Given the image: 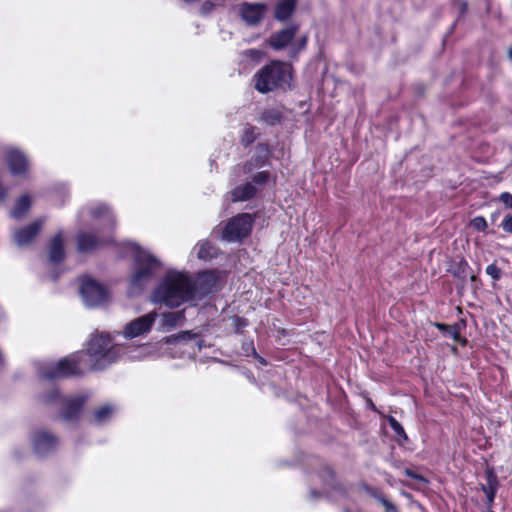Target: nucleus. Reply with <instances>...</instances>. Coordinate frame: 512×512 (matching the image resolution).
Masks as SVG:
<instances>
[{
	"label": "nucleus",
	"instance_id": "obj_49",
	"mask_svg": "<svg viewBox=\"0 0 512 512\" xmlns=\"http://www.w3.org/2000/svg\"><path fill=\"white\" fill-rule=\"evenodd\" d=\"M253 358L256 359L261 365L266 366L267 361L264 357L260 356L258 353L257 355H253Z\"/></svg>",
	"mask_w": 512,
	"mask_h": 512
},
{
	"label": "nucleus",
	"instance_id": "obj_19",
	"mask_svg": "<svg viewBox=\"0 0 512 512\" xmlns=\"http://www.w3.org/2000/svg\"><path fill=\"white\" fill-rule=\"evenodd\" d=\"M486 485H482L481 489L485 493L487 498V506L491 508L494 504L496 493L499 487L498 477L492 467H489L485 471Z\"/></svg>",
	"mask_w": 512,
	"mask_h": 512
},
{
	"label": "nucleus",
	"instance_id": "obj_2",
	"mask_svg": "<svg viewBox=\"0 0 512 512\" xmlns=\"http://www.w3.org/2000/svg\"><path fill=\"white\" fill-rule=\"evenodd\" d=\"M292 79V65L280 60L270 61L253 76L254 88L262 94L276 90L286 91L291 88Z\"/></svg>",
	"mask_w": 512,
	"mask_h": 512
},
{
	"label": "nucleus",
	"instance_id": "obj_14",
	"mask_svg": "<svg viewBox=\"0 0 512 512\" xmlns=\"http://www.w3.org/2000/svg\"><path fill=\"white\" fill-rule=\"evenodd\" d=\"M58 444V438L46 430H37L32 436L33 450L39 456H46L55 451Z\"/></svg>",
	"mask_w": 512,
	"mask_h": 512
},
{
	"label": "nucleus",
	"instance_id": "obj_8",
	"mask_svg": "<svg viewBox=\"0 0 512 512\" xmlns=\"http://www.w3.org/2000/svg\"><path fill=\"white\" fill-rule=\"evenodd\" d=\"M218 270H205L199 272L196 279L192 280L193 300L199 297H205L220 290Z\"/></svg>",
	"mask_w": 512,
	"mask_h": 512
},
{
	"label": "nucleus",
	"instance_id": "obj_27",
	"mask_svg": "<svg viewBox=\"0 0 512 512\" xmlns=\"http://www.w3.org/2000/svg\"><path fill=\"white\" fill-rule=\"evenodd\" d=\"M387 421L389 423V426L396 435V441L401 445L407 443L409 441V438L403 426L397 421V419L394 418L393 416H388Z\"/></svg>",
	"mask_w": 512,
	"mask_h": 512
},
{
	"label": "nucleus",
	"instance_id": "obj_28",
	"mask_svg": "<svg viewBox=\"0 0 512 512\" xmlns=\"http://www.w3.org/2000/svg\"><path fill=\"white\" fill-rule=\"evenodd\" d=\"M309 37L307 34H303L299 37H295L292 41L291 47L289 49V55L292 58L297 57L302 51L307 48Z\"/></svg>",
	"mask_w": 512,
	"mask_h": 512
},
{
	"label": "nucleus",
	"instance_id": "obj_26",
	"mask_svg": "<svg viewBox=\"0 0 512 512\" xmlns=\"http://www.w3.org/2000/svg\"><path fill=\"white\" fill-rule=\"evenodd\" d=\"M30 208L31 198L29 195L24 194L16 200L14 207L10 211V216L14 219H21L30 210Z\"/></svg>",
	"mask_w": 512,
	"mask_h": 512
},
{
	"label": "nucleus",
	"instance_id": "obj_15",
	"mask_svg": "<svg viewBox=\"0 0 512 512\" xmlns=\"http://www.w3.org/2000/svg\"><path fill=\"white\" fill-rule=\"evenodd\" d=\"M267 6L264 3L243 2L240 5V16L248 25H257L264 18Z\"/></svg>",
	"mask_w": 512,
	"mask_h": 512
},
{
	"label": "nucleus",
	"instance_id": "obj_10",
	"mask_svg": "<svg viewBox=\"0 0 512 512\" xmlns=\"http://www.w3.org/2000/svg\"><path fill=\"white\" fill-rule=\"evenodd\" d=\"M299 29L300 24L292 22L284 28L273 32L267 39L268 46L275 51H281L287 47L290 48Z\"/></svg>",
	"mask_w": 512,
	"mask_h": 512
},
{
	"label": "nucleus",
	"instance_id": "obj_44",
	"mask_svg": "<svg viewBox=\"0 0 512 512\" xmlns=\"http://www.w3.org/2000/svg\"><path fill=\"white\" fill-rule=\"evenodd\" d=\"M213 9H214V3L210 0H206L201 4L200 12L202 15H207Z\"/></svg>",
	"mask_w": 512,
	"mask_h": 512
},
{
	"label": "nucleus",
	"instance_id": "obj_3",
	"mask_svg": "<svg viewBox=\"0 0 512 512\" xmlns=\"http://www.w3.org/2000/svg\"><path fill=\"white\" fill-rule=\"evenodd\" d=\"M87 370L86 353L76 351L60 358L57 362L44 364L39 368V377L46 381H56L83 377Z\"/></svg>",
	"mask_w": 512,
	"mask_h": 512
},
{
	"label": "nucleus",
	"instance_id": "obj_18",
	"mask_svg": "<svg viewBox=\"0 0 512 512\" xmlns=\"http://www.w3.org/2000/svg\"><path fill=\"white\" fill-rule=\"evenodd\" d=\"M49 261L59 264L65 259L64 239L62 231L56 233L50 240L48 246Z\"/></svg>",
	"mask_w": 512,
	"mask_h": 512
},
{
	"label": "nucleus",
	"instance_id": "obj_47",
	"mask_svg": "<svg viewBox=\"0 0 512 512\" xmlns=\"http://www.w3.org/2000/svg\"><path fill=\"white\" fill-rule=\"evenodd\" d=\"M458 327V334L461 335V331L466 328L467 321L461 318L458 322L454 323Z\"/></svg>",
	"mask_w": 512,
	"mask_h": 512
},
{
	"label": "nucleus",
	"instance_id": "obj_42",
	"mask_svg": "<svg viewBox=\"0 0 512 512\" xmlns=\"http://www.w3.org/2000/svg\"><path fill=\"white\" fill-rule=\"evenodd\" d=\"M195 337V334H193L191 331H182L178 333L177 335L173 336V339L176 342L179 341H189Z\"/></svg>",
	"mask_w": 512,
	"mask_h": 512
},
{
	"label": "nucleus",
	"instance_id": "obj_13",
	"mask_svg": "<svg viewBox=\"0 0 512 512\" xmlns=\"http://www.w3.org/2000/svg\"><path fill=\"white\" fill-rule=\"evenodd\" d=\"M156 316V312H150L130 321L124 327V336L128 339H133L150 332Z\"/></svg>",
	"mask_w": 512,
	"mask_h": 512
},
{
	"label": "nucleus",
	"instance_id": "obj_11",
	"mask_svg": "<svg viewBox=\"0 0 512 512\" xmlns=\"http://www.w3.org/2000/svg\"><path fill=\"white\" fill-rule=\"evenodd\" d=\"M86 401L87 397L84 395L64 398L60 410L61 418L67 422L79 421Z\"/></svg>",
	"mask_w": 512,
	"mask_h": 512
},
{
	"label": "nucleus",
	"instance_id": "obj_30",
	"mask_svg": "<svg viewBox=\"0 0 512 512\" xmlns=\"http://www.w3.org/2000/svg\"><path fill=\"white\" fill-rule=\"evenodd\" d=\"M282 118V113L276 109H266L260 116V120L270 126L281 123Z\"/></svg>",
	"mask_w": 512,
	"mask_h": 512
},
{
	"label": "nucleus",
	"instance_id": "obj_35",
	"mask_svg": "<svg viewBox=\"0 0 512 512\" xmlns=\"http://www.w3.org/2000/svg\"><path fill=\"white\" fill-rule=\"evenodd\" d=\"M234 332L236 334H243L244 329L249 325V322L246 318L235 315L232 317Z\"/></svg>",
	"mask_w": 512,
	"mask_h": 512
},
{
	"label": "nucleus",
	"instance_id": "obj_29",
	"mask_svg": "<svg viewBox=\"0 0 512 512\" xmlns=\"http://www.w3.org/2000/svg\"><path fill=\"white\" fill-rule=\"evenodd\" d=\"M367 491L374 499H376L385 508V512H399L397 507L376 489L367 487Z\"/></svg>",
	"mask_w": 512,
	"mask_h": 512
},
{
	"label": "nucleus",
	"instance_id": "obj_40",
	"mask_svg": "<svg viewBox=\"0 0 512 512\" xmlns=\"http://www.w3.org/2000/svg\"><path fill=\"white\" fill-rule=\"evenodd\" d=\"M270 179L269 171H259L252 177V182L257 185H264Z\"/></svg>",
	"mask_w": 512,
	"mask_h": 512
},
{
	"label": "nucleus",
	"instance_id": "obj_52",
	"mask_svg": "<svg viewBox=\"0 0 512 512\" xmlns=\"http://www.w3.org/2000/svg\"><path fill=\"white\" fill-rule=\"evenodd\" d=\"M114 227H115V222H114V220H110V227H109V230H110V231H113Z\"/></svg>",
	"mask_w": 512,
	"mask_h": 512
},
{
	"label": "nucleus",
	"instance_id": "obj_39",
	"mask_svg": "<svg viewBox=\"0 0 512 512\" xmlns=\"http://www.w3.org/2000/svg\"><path fill=\"white\" fill-rule=\"evenodd\" d=\"M486 273L494 280L498 281L502 277V270L496 265V263L489 264L486 267Z\"/></svg>",
	"mask_w": 512,
	"mask_h": 512
},
{
	"label": "nucleus",
	"instance_id": "obj_5",
	"mask_svg": "<svg viewBox=\"0 0 512 512\" xmlns=\"http://www.w3.org/2000/svg\"><path fill=\"white\" fill-rule=\"evenodd\" d=\"M86 365L89 370H102L119 357V348L111 345L109 335H96L88 342L86 350Z\"/></svg>",
	"mask_w": 512,
	"mask_h": 512
},
{
	"label": "nucleus",
	"instance_id": "obj_34",
	"mask_svg": "<svg viewBox=\"0 0 512 512\" xmlns=\"http://www.w3.org/2000/svg\"><path fill=\"white\" fill-rule=\"evenodd\" d=\"M470 269V266L468 264V262L462 258L456 265H455V268L453 271L454 272V275L458 278H466L467 276V271Z\"/></svg>",
	"mask_w": 512,
	"mask_h": 512
},
{
	"label": "nucleus",
	"instance_id": "obj_20",
	"mask_svg": "<svg viewBox=\"0 0 512 512\" xmlns=\"http://www.w3.org/2000/svg\"><path fill=\"white\" fill-rule=\"evenodd\" d=\"M297 0H279L274 9V18L279 22H286L294 14Z\"/></svg>",
	"mask_w": 512,
	"mask_h": 512
},
{
	"label": "nucleus",
	"instance_id": "obj_16",
	"mask_svg": "<svg viewBox=\"0 0 512 512\" xmlns=\"http://www.w3.org/2000/svg\"><path fill=\"white\" fill-rule=\"evenodd\" d=\"M272 155V150L267 142H260L255 147V154L244 164V171L251 172L254 168L264 167Z\"/></svg>",
	"mask_w": 512,
	"mask_h": 512
},
{
	"label": "nucleus",
	"instance_id": "obj_12",
	"mask_svg": "<svg viewBox=\"0 0 512 512\" xmlns=\"http://www.w3.org/2000/svg\"><path fill=\"white\" fill-rule=\"evenodd\" d=\"M44 220L37 219L28 225L16 228L13 231V240L19 247L31 245L41 232Z\"/></svg>",
	"mask_w": 512,
	"mask_h": 512
},
{
	"label": "nucleus",
	"instance_id": "obj_51",
	"mask_svg": "<svg viewBox=\"0 0 512 512\" xmlns=\"http://www.w3.org/2000/svg\"><path fill=\"white\" fill-rule=\"evenodd\" d=\"M507 54H508L509 59L512 61V47L508 48Z\"/></svg>",
	"mask_w": 512,
	"mask_h": 512
},
{
	"label": "nucleus",
	"instance_id": "obj_50",
	"mask_svg": "<svg viewBox=\"0 0 512 512\" xmlns=\"http://www.w3.org/2000/svg\"><path fill=\"white\" fill-rule=\"evenodd\" d=\"M367 406H368L372 411H374V412H378V409H377L376 405L373 403V401H372L370 398H368V399H367Z\"/></svg>",
	"mask_w": 512,
	"mask_h": 512
},
{
	"label": "nucleus",
	"instance_id": "obj_46",
	"mask_svg": "<svg viewBox=\"0 0 512 512\" xmlns=\"http://www.w3.org/2000/svg\"><path fill=\"white\" fill-rule=\"evenodd\" d=\"M405 475L410 477V478H412V479H415V480H420V481H424L425 480V478L422 475L416 473L415 471H413L411 469H406L405 470Z\"/></svg>",
	"mask_w": 512,
	"mask_h": 512
},
{
	"label": "nucleus",
	"instance_id": "obj_36",
	"mask_svg": "<svg viewBox=\"0 0 512 512\" xmlns=\"http://www.w3.org/2000/svg\"><path fill=\"white\" fill-rule=\"evenodd\" d=\"M453 4L457 5L458 7V16L452 28H454L457 22L467 13L469 7L468 2L466 0H453Z\"/></svg>",
	"mask_w": 512,
	"mask_h": 512
},
{
	"label": "nucleus",
	"instance_id": "obj_6",
	"mask_svg": "<svg viewBox=\"0 0 512 512\" xmlns=\"http://www.w3.org/2000/svg\"><path fill=\"white\" fill-rule=\"evenodd\" d=\"M75 241L77 251L80 254H91L99 249L115 244L113 236L111 234H103L99 228L78 231Z\"/></svg>",
	"mask_w": 512,
	"mask_h": 512
},
{
	"label": "nucleus",
	"instance_id": "obj_22",
	"mask_svg": "<svg viewBox=\"0 0 512 512\" xmlns=\"http://www.w3.org/2000/svg\"><path fill=\"white\" fill-rule=\"evenodd\" d=\"M257 194V188L250 182L236 186L231 191L232 202H244L253 199Z\"/></svg>",
	"mask_w": 512,
	"mask_h": 512
},
{
	"label": "nucleus",
	"instance_id": "obj_9",
	"mask_svg": "<svg viewBox=\"0 0 512 512\" xmlns=\"http://www.w3.org/2000/svg\"><path fill=\"white\" fill-rule=\"evenodd\" d=\"M80 293L86 305L89 307L99 306L109 298L107 288L90 277L82 279Z\"/></svg>",
	"mask_w": 512,
	"mask_h": 512
},
{
	"label": "nucleus",
	"instance_id": "obj_31",
	"mask_svg": "<svg viewBox=\"0 0 512 512\" xmlns=\"http://www.w3.org/2000/svg\"><path fill=\"white\" fill-rule=\"evenodd\" d=\"M216 256V249L209 241H203L198 245L197 257L200 260H211Z\"/></svg>",
	"mask_w": 512,
	"mask_h": 512
},
{
	"label": "nucleus",
	"instance_id": "obj_7",
	"mask_svg": "<svg viewBox=\"0 0 512 512\" xmlns=\"http://www.w3.org/2000/svg\"><path fill=\"white\" fill-rule=\"evenodd\" d=\"M253 223L251 214L240 213L228 220L222 230V237L230 242L242 241L251 234Z\"/></svg>",
	"mask_w": 512,
	"mask_h": 512
},
{
	"label": "nucleus",
	"instance_id": "obj_21",
	"mask_svg": "<svg viewBox=\"0 0 512 512\" xmlns=\"http://www.w3.org/2000/svg\"><path fill=\"white\" fill-rule=\"evenodd\" d=\"M185 319V309L164 312L161 314V327L164 331H170L178 325H181Z\"/></svg>",
	"mask_w": 512,
	"mask_h": 512
},
{
	"label": "nucleus",
	"instance_id": "obj_17",
	"mask_svg": "<svg viewBox=\"0 0 512 512\" xmlns=\"http://www.w3.org/2000/svg\"><path fill=\"white\" fill-rule=\"evenodd\" d=\"M6 161L13 175H24L28 170V161L25 155L17 150L8 151Z\"/></svg>",
	"mask_w": 512,
	"mask_h": 512
},
{
	"label": "nucleus",
	"instance_id": "obj_45",
	"mask_svg": "<svg viewBox=\"0 0 512 512\" xmlns=\"http://www.w3.org/2000/svg\"><path fill=\"white\" fill-rule=\"evenodd\" d=\"M244 55L252 60H259L262 56V52L258 49H247L244 51Z\"/></svg>",
	"mask_w": 512,
	"mask_h": 512
},
{
	"label": "nucleus",
	"instance_id": "obj_23",
	"mask_svg": "<svg viewBox=\"0 0 512 512\" xmlns=\"http://www.w3.org/2000/svg\"><path fill=\"white\" fill-rule=\"evenodd\" d=\"M436 329H438L442 334L446 337H451L455 342L459 343L461 346H466L468 340L465 337H462L458 334V327L454 324L449 325L441 322H434L432 324Z\"/></svg>",
	"mask_w": 512,
	"mask_h": 512
},
{
	"label": "nucleus",
	"instance_id": "obj_32",
	"mask_svg": "<svg viewBox=\"0 0 512 512\" xmlns=\"http://www.w3.org/2000/svg\"><path fill=\"white\" fill-rule=\"evenodd\" d=\"M113 414V408L110 405H103L93 412V423L102 424L107 421Z\"/></svg>",
	"mask_w": 512,
	"mask_h": 512
},
{
	"label": "nucleus",
	"instance_id": "obj_1",
	"mask_svg": "<svg viewBox=\"0 0 512 512\" xmlns=\"http://www.w3.org/2000/svg\"><path fill=\"white\" fill-rule=\"evenodd\" d=\"M152 302L164 305L170 309L180 307L192 301V279L185 272H168L161 282L154 288L151 295Z\"/></svg>",
	"mask_w": 512,
	"mask_h": 512
},
{
	"label": "nucleus",
	"instance_id": "obj_37",
	"mask_svg": "<svg viewBox=\"0 0 512 512\" xmlns=\"http://www.w3.org/2000/svg\"><path fill=\"white\" fill-rule=\"evenodd\" d=\"M242 354L246 357H253V355H257V351L254 346V342L252 339L246 340L241 345Z\"/></svg>",
	"mask_w": 512,
	"mask_h": 512
},
{
	"label": "nucleus",
	"instance_id": "obj_54",
	"mask_svg": "<svg viewBox=\"0 0 512 512\" xmlns=\"http://www.w3.org/2000/svg\"><path fill=\"white\" fill-rule=\"evenodd\" d=\"M488 512H494V511L490 509Z\"/></svg>",
	"mask_w": 512,
	"mask_h": 512
},
{
	"label": "nucleus",
	"instance_id": "obj_4",
	"mask_svg": "<svg viewBox=\"0 0 512 512\" xmlns=\"http://www.w3.org/2000/svg\"><path fill=\"white\" fill-rule=\"evenodd\" d=\"M162 263L154 255L138 250L133 255V271L129 277L128 293L141 294L147 285L157 276Z\"/></svg>",
	"mask_w": 512,
	"mask_h": 512
},
{
	"label": "nucleus",
	"instance_id": "obj_33",
	"mask_svg": "<svg viewBox=\"0 0 512 512\" xmlns=\"http://www.w3.org/2000/svg\"><path fill=\"white\" fill-rule=\"evenodd\" d=\"M60 398V391L58 388H53L40 396V400L44 404H53Z\"/></svg>",
	"mask_w": 512,
	"mask_h": 512
},
{
	"label": "nucleus",
	"instance_id": "obj_38",
	"mask_svg": "<svg viewBox=\"0 0 512 512\" xmlns=\"http://www.w3.org/2000/svg\"><path fill=\"white\" fill-rule=\"evenodd\" d=\"M471 226L477 231L485 232L488 224L483 216H476L471 220Z\"/></svg>",
	"mask_w": 512,
	"mask_h": 512
},
{
	"label": "nucleus",
	"instance_id": "obj_25",
	"mask_svg": "<svg viewBox=\"0 0 512 512\" xmlns=\"http://www.w3.org/2000/svg\"><path fill=\"white\" fill-rule=\"evenodd\" d=\"M259 136V129L256 126L247 123L239 137V143L243 148H249L259 138Z\"/></svg>",
	"mask_w": 512,
	"mask_h": 512
},
{
	"label": "nucleus",
	"instance_id": "obj_24",
	"mask_svg": "<svg viewBox=\"0 0 512 512\" xmlns=\"http://www.w3.org/2000/svg\"><path fill=\"white\" fill-rule=\"evenodd\" d=\"M318 476L326 485L333 489H339L340 484L337 480L336 471L330 464L322 465L318 470Z\"/></svg>",
	"mask_w": 512,
	"mask_h": 512
},
{
	"label": "nucleus",
	"instance_id": "obj_53",
	"mask_svg": "<svg viewBox=\"0 0 512 512\" xmlns=\"http://www.w3.org/2000/svg\"><path fill=\"white\" fill-rule=\"evenodd\" d=\"M470 279H471V281H475L477 279V277L475 275H471Z\"/></svg>",
	"mask_w": 512,
	"mask_h": 512
},
{
	"label": "nucleus",
	"instance_id": "obj_48",
	"mask_svg": "<svg viewBox=\"0 0 512 512\" xmlns=\"http://www.w3.org/2000/svg\"><path fill=\"white\" fill-rule=\"evenodd\" d=\"M108 213V211H103L102 208H96L93 211H91V216L93 218H100L102 215Z\"/></svg>",
	"mask_w": 512,
	"mask_h": 512
},
{
	"label": "nucleus",
	"instance_id": "obj_43",
	"mask_svg": "<svg viewBox=\"0 0 512 512\" xmlns=\"http://www.w3.org/2000/svg\"><path fill=\"white\" fill-rule=\"evenodd\" d=\"M499 200L503 203L506 208H512V194L509 192H503L499 196Z\"/></svg>",
	"mask_w": 512,
	"mask_h": 512
},
{
	"label": "nucleus",
	"instance_id": "obj_41",
	"mask_svg": "<svg viewBox=\"0 0 512 512\" xmlns=\"http://www.w3.org/2000/svg\"><path fill=\"white\" fill-rule=\"evenodd\" d=\"M500 226L504 232L512 234V214H507Z\"/></svg>",
	"mask_w": 512,
	"mask_h": 512
}]
</instances>
